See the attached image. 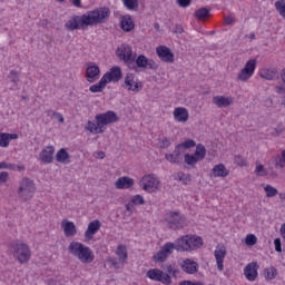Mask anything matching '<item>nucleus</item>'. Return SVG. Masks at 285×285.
Here are the masks:
<instances>
[{
  "label": "nucleus",
  "instance_id": "nucleus-25",
  "mask_svg": "<svg viewBox=\"0 0 285 285\" xmlns=\"http://www.w3.org/2000/svg\"><path fill=\"white\" fill-rule=\"evenodd\" d=\"M180 266L184 273H187L188 275H195V273H197V271L199 269V265L197 264V262L189 258L183 261Z\"/></svg>",
  "mask_w": 285,
  "mask_h": 285
},
{
  "label": "nucleus",
  "instance_id": "nucleus-46",
  "mask_svg": "<svg viewBox=\"0 0 285 285\" xmlns=\"http://www.w3.org/2000/svg\"><path fill=\"white\" fill-rule=\"evenodd\" d=\"M245 244L246 246H255V244H257V236H255L254 234H248L245 237Z\"/></svg>",
  "mask_w": 285,
  "mask_h": 285
},
{
  "label": "nucleus",
  "instance_id": "nucleus-63",
  "mask_svg": "<svg viewBox=\"0 0 285 285\" xmlns=\"http://www.w3.org/2000/svg\"><path fill=\"white\" fill-rule=\"evenodd\" d=\"M283 90H284V88H282V87H276V92L282 94Z\"/></svg>",
  "mask_w": 285,
  "mask_h": 285
},
{
  "label": "nucleus",
  "instance_id": "nucleus-16",
  "mask_svg": "<svg viewBox=\"0 0 285 285\" xmlns=\"http://www.w3.org/2000/svg\"><path fill=\"white\" fill-rule=\"evenodd\" d=\"M101 229V222L99 219H95L88 224V227L85 232V240L92 242L95 235L99 233Z\"/></svg>",
  "mask_w": 285,
  "mask_h": 285
},
{
  "label": "nucleus",
  "instance_id": "nucleus-50",
  "mask_svg": "<svg viewBox=\"0 0 285 285\" xmlns=\"http://www.w3.org/2000/svg\"><path fill=\"white\" fill-rule=\"evenodd\" d=\"M164 271L169 276L176 275V273H177V271L173 269V265H170V264L165 265Z\"/></svg>",
  "mask_w": 285,
  "mask_h": 285
},
{
  "label": "nucleus",
  "instance_id": "nucleus-9",
  "mask_svg": "<svg viewBox=\"0 0 285 285\" xmlns=\"http://www.w3.org/2000/svg\"><path fill=\"white\" fill-rule=\"evenodd\" d=\"M257 68V59H249L244 68L238 72L237 80L246 82L248 79L255 75V69Z\"/></svg>",
  "mask_w": 285,
  "mask_h": 285
},
{
  "label": "nucleus",
  "instance_id": "nucleus-61",
  "mask_svg": "<svg viewBox=\"0 0 285 285\" xmlns=\"http://www.w3.org/2000/svg\"><path fill=\"white\" fill-rule=\"evenodd\" d=\"M281 235H282L283 239H285V223L281 227Z\"/></svg>",
  "mask_w": 285,
  "mask_h": 285
},
{
  "label": "nucleus",
  "instance_id": "nucleus-29",
  "mask_svg": "<svg viewBox=\"0 0 285 285\" xmlns=\"http://www.w3.org/2000/svg\"><path fill=\"white\" fill-rule=\"evenodd\" d=\"M19 139L17 134L0 132V148H8L10 141Z\"/></svg>",
  "mask_w": 285,
  "mask_h": 285
},
{
  "label": "nucleus",
  "instance_id": "nucleus-35",
  "mask_svg": "<svg viewBox=\"0 0 285 285\" xmlns=\"http://www.w3.org/2000/svg\"><path fill=\"white\" fill-rule=\"evenodd\" d=\"M197 146V142L193 139H186L183 142L178 144L176 147L180 153H186V150H190V148H195Z\"/></svg>",
  "mask_w": 285,
  "mask_h": 285
},
{
  "label": "nucleus",
  "instance_id": "nucleus-39",
  "mask_svg": "<svg viewBox=\"0 0 285 285\" xmlns=\"http://www.w3.org/2000/svg\"><path fill=\"white\" fill-rule=\"evenodd\" d=\"M209 14L210 11L206 8H200L195 12L196 19H199L200 21H204V19H206Z\"/></svg>",
  "mask_w": 285,
  "mask_h": 285
},
{
  "label": "nucleus",
  "instance_id": "nucleus-45",
  "mask_svg": "<svg viewBox=\"0 0 285 285\" xmlns=\"http://www.w3.org/2000/svg\"><path fill=\"white\" fill-rule=\"evenodd\" d=\"M8 79L11 81V83L17 86L19 83V72L17 70H11L9 72Z\"/></svg>",
  "mask_w": 285,
  "mask_h": 285
},
{
  "label": "nucleus",
  "instance_id": "nucleus-22",
  "mask_svg": "<svg viewBox=\"0 0 285 285\" xmlns=\"http://www.w3.org/2000/svg\"><path fill=\"white\" fill-rule=\"evenodd\" d=\"M134 186H135V179L128 176H122L115 181V188H117V190H128Z\"/></svg>",
  "mask_w": 285,
  "mask_h": 285
},
{
  "label": "nucleus",
  "instance_id": "nucleus-49",
  "mask_svg": "<svg viewBox=\"0 0 285 285\" xmlns=\"http://www.w3.org/2000/svg\"><path fill=\"white\" fill-rule=\"evenodd\" d=\"M275 168H285V150L282 151L281 158L276 159Z\"/></svg>",
  "mask_w": 285,
  "mask_h": 285
},
{
  "label": "nucleus",
  "instance_id": "nucleus-60",
  "mask_svg": "<svg viewBox=\"0 0 285 285\" xmlns=\"http://www.w3.org/2000/svg\"><path fill=\"white\" fill-rule=\"evenodd\" d=\"M72 3L76 8H81V0H72Z\"/></svg>",
  "mask_w": 285,
  "mask_h": 285
},
{
  "label": "nucleus",
  "instance_id": "nucleus-31",
  "mask_svg": "<svg viewBox=\"0 0 285 285\" xmlns=\"http://www.w3.org/2000/svg\"><path fill=\"white\" fill-rule=\"evenodd\" d=\"M229 173L224 164H218L213 167L212 177H228Z\"/></svg>",
  "mask_w": 285,
  "mask_h": 285
},
{
  "label": "nucleus",
  "instance_id": "nucleus-4",
  "mask_svg": "<svg viewBox=\"0 0 285 285\" xmlns=\"http://www.w3.org/2000/svg\"><path fill=\"white\" fill-rule=\"evenodd\" d=\"M177 253H188L195 248H202L204 242L199 236L185 235L175 240Z\"/></svg>",
  "mask_w": 285,
  "mask_h": 285
},
{
  "label": "nucleus",
  "instance_id": "nucleus-1",
  "mask_svg": "<svg viewBox=\"0 0 285 285\" xmlns=\"http://www.w3.org/2000/svg\"><path fill=\"white\" fill-rule=\"evenodd\" d=\"M110 19V9L106 7H100L91 11L86 12L82 16L71 17L65 24L70 32L75 30H86L92 26H101Z\"/></svg>",
  "mask_w": 285,
  "mask_h": 285
},
{
  "label": "nucleus",
  "instance_id": "nucleus-62",
  "mask_svg": "<svg viewBox=\"0 0 285 285\" xmlns=\"http://www.w3.org/2000/svg\"><path fill=\"white\" fill-rule=\"evenodd\" d=\"M98 157H99L100 159H104V157H106V154H105L104 151H99V153H98Z\"/></svg>",
  "mask_w": 285,
  "mask_h": 285
},
{
  "label": "nucleus",
  "instance_id": "nucleus-34",
  "mask_svg": "<svg viewBox=\"0 0 285 285\" xmlns=\"http://www.w3.org/2000/svg\"><path fill=\"white\" fill-rule=\"evenodd\" d=\"M116 255L120 264H125L126 259H128V249H126V245H118L116 248Z\"/></svg>",
  "mask_w": 285,
  "mask_h": 285
},
{
  "label": "nucleus",
  "instance_id": "nucleus-5",
  "mask_svg": "<svg viewBox=\"0 0 285 285\" xmlns=\"http://www.w3.org/2000/svg\"><path fill=\"white\" fill-rule=\"evenodd\" d=\"M35 193H37L35 180L23 177L18 185V198L21 202H30L35 197Z\"/></svg>",
  "mask_w": 285,
  "mask_h": 285
},
{
  "label": "nucleus",
  "instance_id": "nucleus-27",
  "mask_svg": "<svg viewBox=\"0 0 285 285\" xmlns=\"http://www.w3.org/2000/svg\"><path fill=\"white\" fill-rule=\"evenodd\" d=\"M61 228L67 237H75L77 235V226L73 222L62 220Z\"/></svg>",
  "mask_w": 285,
  "mask_h": 285
},
{
  "label": "nucleus",
  "instance_id": "nucleus-28",
  "mask_svg": "<svg viewBox=\"0 0 285 285\" xmlns=\"http://www.w3.org/2000/svg\"><path fill=\"white\" fill-rule=\"evenodd\" d=\"M244 275L248 282H255L257 279V264L255 263H249L245 268H244Z\"/></svg>",
  "mask_w": 285,
  "mask_h": 285
},
{
  "label": "nucleus",
  "instance_id": "nucleus-21",
  "mask_svg": "<svg viewBox=\"0 0 285 285\" xmlns=\"http://www.w3.org/2000/svg\"><path fill=\"white\" fill-rule=\"evenodd\" d=\"M226 246L224 245H217L215 252H214V257L216 259V265L218 271H224V259H226Z\"/></svg>",
  "mask_w": 285,
  "mask_h": 285
},
{
  "label": "nucleus",
  "instance_id": "nucleus-8",
  "mask_svg": "<svg viewBox=\"0 0 285 285\" xmlns=\"http://www.w3.org/2000/svg\"><path fill=\"white\" fill-rule=\"evenodd\" d=\"M206 159V147L202 144L196 146V150L194 154H185L184 161L187 166H195L199 164V161H204Z\"/></svg>",
  "mask_w": 285,
  "mask_h": 285
},
{
  "label": "nucleus",
  "instance_id": "nucleus-43",
  "mask_svg": "<svg viewBox=\"0 0 285 285\" xmlns=\"http://www.w3.org/2000/svg\"><path fill=\"white\" fill-rule=\"evenodd\" d=\"M176 179H178V181H183V184H190V181H191L190 175L181 173V171H179L176 175Z\"/></svg>",
  "mask_w": 285,
  "mask_h": 285
},
{
  "label": "nucleus",
  "instance_id": "nucleus-44",
  "mask_svg": "<svg viewBox=\"0 0 285 285\" xmlns=\"http://www.w3.org/2000/svg\"><path fill=\"white\" fill-rule=\"evenodd\" d=\"M130 202L134 204V206H144V204H146V199H144V196L141 195L132 196Z\"/></svg>",
  "mask_w": 285,
  "mask_h": 285
},
{
  "label": "nucleus",
  "instance_id": "nucleus-59",
  "mask_svg": "<svg viewBox=\"0 0 285 285\" xmlns=\"http://www.w3.org/2000/svg\"><path fill=\"white\" fill-rule=\"evenodd\" d=\"M125 208L127 213H132V210H135V207L130 204L125 205Z\"/></svg>",
  "mask_w": 285,
  "mask_h": 285
},
{
  "label": "nucleus",
  "instance_id": "nucleus-40",
  "mask_svg": "<svg viewBox=\"0 0 285 285\" xmlns=\"http://www.w3.org/2000/svg\"><path fill=\"white\" fill-rule=\"evenodd\" d=\"M264 190L266 194V197H277V188L271 186V185H264Z\"/></svg>",
  "mask_w": 285,
  "mask_h": 285
},
{
  "label": "nucleus",
  "instance_id": "nucleus-10",
  "mask_svg": "<svg viewBox=\"0 0 285 285\" xmlns=\"http://www.w3.org/2000/svg\"><path fill=\"white\" fill-rule=\"evenodd\" d=\"M118 57L125 61L128 68H135V59L137 53L132 52V48H130V46H121L118 48Z\"/></svg>",
  "mask_w": 285,
  "mask_h": 285
},
{
  "label": "nucleus",
  "instance_id": "nucleus-26",
  "mask_svg": "<svg viewBox=\"0 0 285 285\" xmlns=\"http://www.w3.org/2000/svg\"><path fill=\"white\" fill-rule=\"evenodd\" d=\"M188 117H190L188 109L184 107H177L174 109V119L175 121H178V124H186V121H188Z\"/></svg>",
  "mask_w": 285,
  "mask_h": 285
},
{
  "label": "nucleus",
  "instance_id": "nucleus-41",
  "mask_svg": "<svg viewBox=\"0 0 285 285\" xmlns=\"http://www.w3.org/2000/svg\"><path fill=\"white\" fill-rule=\"evenodd\" d=\"M170 145H171L170 138L168 137L158 138V148H163V149L170 148Z\"/></svg>",
  "mask_w": 285,
  "mask_h": 285
},
{
  "label": "nucleus",
  "instance_id": "nucleus-11",
  "mask_svg": "<svg viewBox=\"0 0 285 285\" xmlns=\"http://www.w3.org/2000/svg\"><path fill=\"white\" fill-rule=\"evenodd\" d=\"M175 250H177V245L175 243H165L160 250L154 255V262H166Z\"/></svg>",
  "mask_w": 285,
  "mask_h": 285
},
{
  "label": "nucleus",
  "instance_id": "nucleus-51",
  "mask_svg": "<svg viewBox=\"0 0 285 285\" xmlns=\"http://www.w3.org/2000/svg\"><path fill=\"white\" fill-rule=\"evenodd\" d=\"M8 179H10V175L8 174V171L0 173V184H6Z\"/></svg>",
  "mask_w": 285,
  "mask_h": 285
},
{
  "label": "nucleus",
  "instance_id": "nucleus-36",
  "mask_svg": "<svg viewBox=\"0 0 285 285\" xmlns=\"http://www.w3.org/2000/svg\"><path fill=\"white\" fill-rule=\"evenodd\" d=\"M106 81L101 78L98 83L90 86L89 90L90 92H104V88H106Z\"/></svg>",
  "mask_w": 285,
  "mask_h": 285
},
{
  "label": "nucleus",
  "instance_id": "nucleus-3",
  "mask_svg": "<svg viewBox=\"0 0 285 285\" xmlns=\"http://www.w3.org/2000/svg\"><path fill=\"white\" fill-rule=\"evenodd\" d=\"M70 255L77 257L82 264H92L95 262V253L90 247L79 242H71L68 248Z\"/></svg>",
  "mask_w": 285,
  "mask_h": 285
},
{
  "label": "nucleus",
  "instance_id": "nucleus-42",
  "mask_svg": "<svg viewBox=\"0 0 285 285\" xmlns=\"http://www.w3.org/2000/svg\"><path fill=\"white\" fill-rule=\"evenodd\" d=\"M264 275L266 279H275L277 276V269H275V267H268L264 271Z\"/></svg>",
  "mask_w": 285,
  "mask_h": 285
},
{
  "label": "nucleus",
  "instance_id": "nucleus-52",
  "mask_svg": "<svg viewBox=\"0 0 285 285\" xmlns=\"http://www.w3.org/2000/svg\"><path fill=\"white\" fill-rule=\"evenodd\" d=\"M274 246H275L276 253H282V239L276 238L274 240Z\"/></svg>",
  "mask_w": 285,
  "mask_h": 285
},
{
  "label": "nucleus",
  "instance_id": "nucleus-12",
  "mask_svg": "<svg viewBox=\"0 0 285 285\" xmlns=\"http://www.w3.org/2000/svg\"><path fill=\"white\" fill-rule=\"evenodd\" d=\"M139 68L141 70H155L157 68V63L155 62V60L148 59L146 56L140 55L137 58H135V68H130V70H135V72H137Z\"/></svg>",
  "mask_w": 285,
  "mask_h": 285
},
{
  "label": "nucleus",
  "instance_id": "nucleus-57",
  "mask_svg": "<svg viewBox=\"0 0 285 285\" xmlns=\"http://www.w3.org/2000/svg\"><path fill=\"white\" fill-rule=\"evenodd\" d=\"M47 117H51V119H55L57 111L49 109L46 111Z\"/></svg>",
  "mask_w": 285,
  "mask_h": 285
},
{
  "label": "nucleus",
  "instance_id": "nucleus-38",
  "mask_svg": "<svg viewBox=\"0 0 285 285\" xmlns=\"http://www.w3.org/2000/svg\"><path fill=\"white\" fill-rule=\"evenodd\" d=\"M122 3L127 10H137L139 8V0H122Z\"/></svg>",
  "mask_w": 285,
  "mask_h": 285
},
{
  "label": "nucleus",
  "instance_id": "nucleus-47",
  "mask_svg": "<svg viewBox=\"0 0 285 285\" xmlns=\"http://www.w3.org/2000/svg\"><path fill=\"white\" fill-rule=\"evenodd\" d=\"M234 164L240 166V168H244V166H248V161L246 160V158L242 157L240 155L235 156Z\"/></svg>",
  "mask_w": 285,
  "mask_h": 285
},
{
  "label": "nucleus",
  "instance_id": "nucleus-53",
  "mask_svg": "<svg viewBox=\"0 0 285 285\" xmlns=\"http://www.w3.org/2000/svg\"><path fill=\"white\" fill-rule=\"evenodd\" d=\"M177 3L180 8H188V6H190V0H177Z\"/></svg>",
  "mask_w": 285,
  "mask_h": 285
},
{
  "label": "nucleus",
  "instance_id": "nucleus-58",
  "mask_svg": "<svg viewBox=\"0 0 285 285\" xmlns=\"http://www.w3.org/2000/svg\"><path fill=\"white\" fill-rule=\"evenodd\" d=\"M175 32H176L177 35H181V33H184V28H183L181 26H176V27H175Z\"/></svg>",
  "mask_w": 285,
  "mask_h": 285
},
{
  "label": "nucleus",
  "instance_id": "nucleus-55",
  "mask_svg": "<svg viewBox=\"0 0 285 285\" xmlns=\"http://www.w3.org/2000/svg\"><path fill=\"white\" fill-rule=\"evenodd\" d=\"M225 23L226 26H233V23H235V18L228 16L225 18Z\"/></svg>",
  "mask_w": 285,
  "mask_h": 285
},
{
  "label": "nucleus",
  "instance_id": "nucleus-14",
  "mask_svg": "<svg viewBox=\"0 0 285 285\" xmlns=\"http://www.w3.org/2000/svg\"><path fill=\"white\" fill-rule=\"evenodd\" d=\"M167 223L169 224V227L174 230H177L179 228H184L186 226V218L181 216V214L171 212L167 215Z\"/></svg>",
  "mask_w": 285,
  "mask_h": 285
},
{
  "label": "nucleus",
  "instance_id": "nucleus-37",
  "mask_svg": "<svg viewBox=\"0 0 285 285\" xmlns=\"http://www.w3.org/2000/svg\"><path fill=\"white\" fill-rule=\"evenodd\" d=\"M259 75L262 77V79H266L267 81H273V79H275V71L271 70V69H262L259 71Z\"/></svg>",
  "mask_w": 285,
  "mask_h": 285
},
{
  "label": "nucleus",
  "instance_id": "nucleus-64",
  "mask_svg": "<svg viewBox=\"0 0 285 285\" xmlns=\"http://www.w3.org/2000/svg\"><path fill=\"white\" fill-rule=\"evenodd\" d=\"M249 38L255 39V33H250Z\"/></svg>",
  "mask_w": 285,
  "mask_h": 285
},
{
  "label": "nucleus",
  "instance_id": "nucleus-56",
  "mask_svg": "<svg viewBox=\"0 0 285 285\" xmlns=\"http://www.w3.org/2000/svg\"><path fill=\"white\" fill-rule=\"evenodd\" d=\"M53 119H57L59 124H63L65 121L63 115H61L60 112H56V116L53 117Z\"/></svg>",
  "mask_w": 285,
  "mask_h": 285
},
{
  "label": "nucleus",
  "instance_id": "nucleus-48",
  "mask_svg": "<svg viewBox=\"0 0 285 285\" xmlns=\"http://www.w3.org/2000/svg\"><path fill=\"white\" fill-rule=\"evenodd\" d=\"M255 173L258 177H266V175H268V171H266V168H264V165L262 164L256 165Z\"/></svg>",
  "mask_w": 285,
  "mask_h": 285
},
{
  "label": "nucleus",
  "instance_id": "nucleus-2",
  "mask_svg": "<svg viewBox=\"0 0 285 285\" xmlns=\"http://www.w3.org/2000/svg\"><path fill=\"white\" fill-rule=\"evenodd\" d=\"M117 121H119L117 114L115 111H107L96 115L95 120H89L86 128L91 135H101L106 132L109 124H117Z\"/></svg>",
  "mask_w": 285,
  "mask_h": 285
},
{
  "label": "nucleus",
  "instance_id": "nucleus-6",
  "mask_svg": "<svg viewBox=\"0 0 285 285\" xmlns=\"http://www.w3.org/2000/svg\"><path fill=\"white\" fill-rule=\"evenodd\" d=\"M11 253L19 264H28V262H30V257H32L30 247L21 240H17L11 244Z\"/></svg>",
  "mask_w": 285,
  "mask_h": 285
},
{
  "label": "nucleus",
  "instance_id": "nucleus-18",
  "mask_svg": "<svg viewBox=\"0 0 285 285\" xmlns=\"http://www.w3.org/2000/svg\"><path fill=\"white\" fill-rule=\"evenodd\" d=\"M121 79V68L112 67L102 76L105 83H117Z\"/></svg>",
  "mask_w": 285,
  "mask_h": 285
},
{
  "label": "nucleus",
  "instance_id": "nucleus-54",
  "mask_svg": "<svg viewBox=\"0 0 285 285\" xmlns=\"http://www.w3.org/2000/svg\"><path fill=\"white\" fill-rule=\"evenodd\" d=\"M179 285H204V283H202V282L184 281Z\"/></svg>",
  "mask_w": 285,
  "mask_h": 285
},
{
  "label": "nucleus",
  "instance_id": "nucleus-7",
  "mask_svg": "<svg viewBox=\"0 0 285 285\" xmlns=\"http://www.w3.org/2000/svg\"><path fill=\"white\" fill-rule=\"evenodd\" d=\"M139 186L145 190V193H157V190H159V186H161V183L159 181L157 175L148 174L142 176L139 181Z\"/></svg>",
  "mask_w": 285,
  "mask_h": 285
},
{
  "label": "nucleus",
  "instance_id": "nucleus-15",
  "mask_svg": "<svg viewBox=\"0 0 285 285\" xmlns=\"http://www.w3.org/2000/svg\"><path fill=\"white\" fill-rule=\"evenodd\" d=\"M125 88L130 92H140L144 86L139 82V79L135 77L132 73H127L125 77Z\"/></svg>",
  "mask_w": 285,
  "mask_h": 285
},
{
  "label": "nucleus",
  "instance_id": "nucleus-23",
  "mask_svg": "<svg viewBox=\"0 0 285 285\" xmlns=\"http://www.w3.org/2000/svg\"><path fill=\"white\" fill-rule=\"evenodd\" d=\"M165 159L169 164L179 165L181 161H184V151H180L177 147H175L173 153H167L165 155Z\"/></svg>",
  "mask_w": 285,
  "mask_h": 285
},
{
  "label": "nucleus",
  "instance_id": "nucleus-33",
  "mask_svg": "<svg viewBox=\"0 0 285 285\" xmlns=\"http://www.w3.org/2000/svg\"><path fill=\"white\" fill-rule=\"evenodd\" d=\"M56 161H58V164H70V154H68L66 148H61L57 151Z\"/></svg>",
  "mask_w": 285,
  "mask_h": 285
},
{
  "label": "nucleus",
  "instance_id": "nucleus-20",
  "mask_svg": "<svg viewBox=\"0 0 285 285\" xmlns=\"http://www.w3.org/2000/svg\"><path fill=\"white\" fill-rule=\"evenodd\" d=\"M99 75H101L99 66H97L95 62H89L86 69L87 81L89 83H95V81L99 79Z\"/></svg>",
  "mask_w": 285,
  "mask_h": 285
},
{
  "label": "nucleus",
  "instance_id": "nucleus-30",
  "mask_svg": "<svg viewBox=\"0 0 285 285\" xmlns=\"http://www.w3.org/2000/svg\"><path fill=\"white\" fill-rule=\"evenodd\" d=\"M120 28L125 32H130V30H134L135 29V20H132V17H130L129 14L124 16L120 19Z\"/></svg>",
  "mask_w": 285,
  "mask_h": 285
},
{
  "label": "nucleus",
  "instance_id": "nucleus-19",
  "mask_svg": "<svg viewBox=\"0 0 285 285\" xmlns=\"http://www.w3.org/2000/svg\"><path fill=\"white\" fill-rule=\"evenodd\" d=\"M55 160V146L49 145L42 148L39 154V161L41 164H52Z\"/></svg>",
  "mask_w": 285,
  "mask_h": 285
},
{
  "label": "nucleus",
  "instance_id": "nucleus-17",
  "mask_svg": "<svg viewBox=\"0 0 285 285\" xmlns=\"http://www.w3.org/2000/svg\"><path fill=\"white\" fill-rule=\"evenodd\" d=\"M156 53L158 55L160 61H164L165 63H173L175 61V53H173L170 48L166 46L157 47Z\"/></svg>",
  "mask_w": 285,
  "mask_h": 285
},
{
  "label": "nucleus",
  "instance_id": "nucleus-13",
  "mask_svg": "<svg viewBox=\"0 0 285 285\" xmlns=\"http://www.w3.org/2000/svg\"><path fill=\"white\" fill-rule=\"evenodd\" d=\"M147 277H149V279H153L154 282H160L165 285L173 284V278L170 277V275L157 268L149 269L147 272Z\"/></svg>",
  "mask_w": 285,
  "mask_h": 285
},
{
  "label": "nucleus",
  "instance_id": "nucleus-24",
  "mask_svg": "<svg viewBox=\"0 0 285 285\" xmlns=\"http://www.w3.org/2000/svg\"><path fill=\"white\" fill-rule=\"evenodd\" d=\"M212 101L217 106V108H228V106H233V104H235V99L233 97L226 96H215Z\"/></svg>",
  "mask_w": 285,
  "mask_h": 285
},
{
  "label": "nucleus",
  "instance_id": "nucleus-32",
  "mask_svg": "<svg viewBox=\"0 0 285 285\" xmlns=\"http://www.w3.org/2000/svg\"><path fill=\"white\" fill-rule=\"evenodd\" d=\"M0 170H13L17 173H22V170H26V167L22 165H14V164L8 163V161H1Z\"/></svg>",
  "mask_w": 285,
  "mask_h": 285
}]
</instances>
